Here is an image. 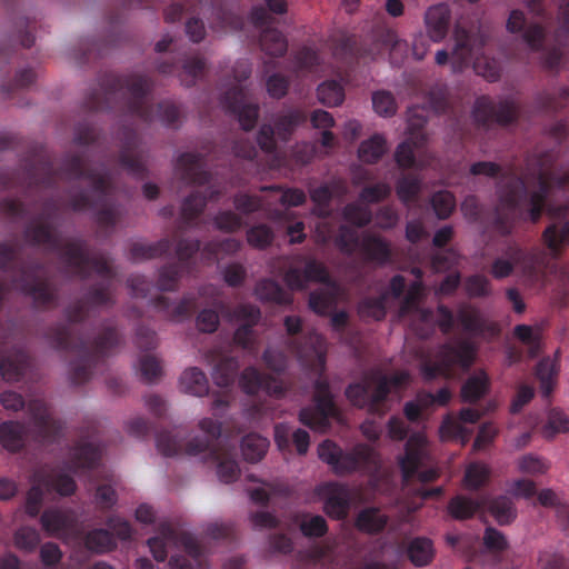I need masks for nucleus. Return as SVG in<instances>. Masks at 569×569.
Listing matches in <instances>:
<instances>
[{
    "label": "nucleus",
    "mask_w": 569,
    "mask_h": 569,
    "mask_svg": "<svg viewBox=\"0 0 569 569\" xmlns=\"http://www.w3.org/2000/svg\"><path fill=\"white\" fill-rule=\"evenodd\" d=\"M481 418V412L473 408H462L458 418L448 415L441 422L440 436L443 440H456L466 443L471 431L463 423H476Z\"/></svg>",
    "instance_id": "nucleus-28"
},
{
    "label": "nucleus",
    "mask_w": 569,
    "mask_h": 569,
    "mask_svg": "<svg viewBox=\"0 0 569 569\" xmlns=\"http://www.w3.org/2000/svg\"><path fill=\"white\" fill-rule=\"evenodd\" d=\"M147 545L156 561L162 562L168 557L169 546L182 547L187 555L172 556L169 560L170 569H194L200 566L203 558V548L190 532L179 531L170 523H161L159 533L148 539Z\"/></svg>",
    "instance_id": "nucleus-9"
},
{
    "label": "nucleus",
    "mask_w": 569,
    "mask_h": 569,
    "mask_svg": "<svg viewBox=\"0 0 569 569\" xmlns=\"http://www.w3.org/2000/svg\"><path fill=\"white\" fill-rule=\"evenodd\" d=\"M455 47L451 52L452 68L461 71L473 61L475 70L481 73L488 81H496L499 71L489 61H482V49L487 43V37L481 31L472 32L457 24L453 30Z\"/></svg>",
    "instance_id": "nucleus-11"
},
{
    "label": "nucleus",
    "mask_w": 569,
    "mask_h": 569,
    "mask_svg": "<svg viewBox=\"0 0 569 569\" xmlns=\"http://www.w3.org/2000/svg\"><path fill=\"white\" fill-rule=\"evenodd\" d=\"M520 114L518 103L510 98L496 102L489 96L478 97L473 103L472 118L478 128L489 130L493 126L515 124Z\"/></svg>",
    "instance_id": "nucleus-18"
},
{
    "label": "nucleus",
    "mask_w": 569,
    "mask_h": 569,
    "mask_svg": "<svg viewBox=\"0 0 569 569\" xmlns=\"http://www.w3.org/2000/svg\"><path fill=\"white\" fill-rule=\"evenodd\" d=\"M203 461L217 465V475L224 483L234 482L240 473L236 460V448H209V453L202 456Z\"/></svg>",
    "instance_id": "nucleus-31"
},
{
    "label": "nucleus",
    "mask_w": 569,
    "mask_h": 569,
    "mask_svg": "<svg viewBox=\"0 0 569 569\" xmlns=\"http://www.w3.org/2000/svg\"><path fill=\"white\" fill-rule=\"evenodd\" d=\"M405 482L417 477L422 483L435 481L439 471L431 466L427 437L422 432L412 433L405 443V452L398 457Z\"/></svg>",
    "instance_id": "nucleus-15"
},
{
    "label": "nucleus",
    "mask_w": 569,
    "mask_h": 569,
    "mask_svg": "<svg viewBox=\"0 0 569 569\" xmlns=\"http://www.w3.org/2000/svg\"><path fill=\"white\" fill-rule=\"evenodd\" d=\"M118 139L120 141L119 166L137 179L147 178L148 152L142 147L138 132L133 128L122 127L118 131Z\"/></svg>",
    "instance_id": "nucleus-19"
},
{
    "label": "nucleus",
    "mask_w": 569,
    "mask_h": 569,
    "mask_svg": "<svg viewBox=\"0 0 569 569\" xmlns=\"http://www.w3.org/2000/svg\"><path fill=\"white\" fill-rule=\"evenodd\" d=\"M558 153L555 148H535L526 157L523 176L513 168L503 172L502 167L492 161L473 162L469 168L471 176L508 179L499 189L500 207L506 212L498 211L495 220L501 234L511 233L510 219L516 214H527L536 223L547 210L552 222L542 232V239L555 258L569 244V200L562 204L547 203L553 190H563L569 184V169L557 171L555 168Z\"/></svg>",
    "instance_id": "nucleus-2"
},
{
    "label": "nucleus",
    "mask_w": 569,
    "mask_h": 569,
    "mask_svg": "<svg viewBox=\"0 0 569 569\" xmlns=\"http://www.w3.org/2000/svg\"><path fill=\"white\" fill-rule=\"evenodd\" d=\"M341 216L347 223L356 228H365L372 221L371 210L358 202L347 203L342 209Z\"/></svg>",
    "instance_id": "nucleus-63"
},
{
    "label": "nucleus",
    "mask_w": 569,
    "mask_h": 569,
    "mask_svg": "<svg viewBox=\"0 0 569 569\" xmlns=\"http://www.w3.org/2000/svg\"><path fill=\"white\" fill-rule=\"evenodd\" d=\"M300 532L309 539L322 538L328 533V523L325 517L309 512L298 513L295 518Z\"/></svg>",
    "instance_id": "nucleus-45"
},
{
    "label": "nucleus",
    "mask_w": 569,
    "mask_h": 569,
    "mask_svg": "<svg viewBox=\"0 0 569 569\" xmlns=\"http://www.w3.org/2000/svg\"><path fill=\"white\" fill-rule=\"evenodd\" d=\"M543 259V253L538 247L526 248L516 241H509L502 249L501 256L492 261L490 274L501 280L519 269L529 281H537L540 278Z\"/></svg>",
    "instance_id": "nucleus-12"
},
{
    "label": "nucleus",
    "mask_w": 569,
    "mask_h": 569,
    "mask_svg": "<svg viewBox=\"0 0 569 569\" xmlns=\"http://www.w3.org/2000/svg\"><path fill=\"white\" fill-rule=\"evenodd\" d=\"M387 151V141L382 134L375 133L362 141L358 149L360 161L369 164L377 163Z\"/></svg>",
    "instance_id": "nucleus-53"
},
{
    "label": "nucleus",
    "mask_w": 569,
    "mask_h": 569,
    "mask_svg": "<svg viewBox=\"0 0 569 569\" xmlns=\"http://www.w3.org/2000/svg\"><path fill=\"white\" fill-rule=\"evenodd\" d=\"M310 199L315 203L312 213L321 219H327L331 216V201L333 198V190L327 183L310 189Z\"/></svg>",
    "instance_id": "nucleus-60"
},
{
    "label": "nucleus",
    "mask_w": 569,
    "mask_h": 569,
    "mask_svg": "<svg viewBox=\"0 0 569 569\" xmlns=\"http://www.w3.org/2000/svg\"><path fill=\"white\" fill-rule=\"evenodd\" d=\"M206 160L201 153L183 152L176 162V172L186 184L206 187L192 191L181 204L180 229L198 226V221L208 201H217L226 192L224 186L212 182L210 172L204 169Z\"/></svg>",
    "instance_id": "nucleus-6"
},
{
    "label": "nucleus",
    "mask_w": 569,
    "mask_h": 569,
    "mask_svg": "<svg viewBox=\"0 0 569 569\" xmlns=\"http://www.w3.org/2000/svg\"><path fill=\"white\" fill-rule=\"evenodd\" d=\"M318 456L338 476H345L358 470H368L379 465L377 451L365 443L357 445L351 450L345 451L335 441L327 439L318 446Z\"/></svg>",
    "instance_id": "nucleus-14"
},
{
    "label": "nucleus",
    "mask_w": 569,
    "mask_h": 569,
    "mask_svg": "<svg viewBox=\"0 0 569 569\" xmlns=\"http://www.w3.org/2000/svg\"><path fill=\"white\" fill-rule=\"evenodd\" d=\"M101 459L100 448L92 442H79L77 443L66 462V468L78 473L80 470H92L94 469Z\"/></svg>",
    "instance_id": "nucleus-33"
},
{
    "label": "nucleus",
    "mask_w": 569,
    "mask_h": 569,
    "mask_svg": "<svg viewBox=\"0 0 569 569\" xmlns=\"http://www.w3.org/2000/svg\"><path fill=\"white\" fill-rule=\"evenodd\" d=\"M303 268L291 267L284 273V282L292 290H303L310 282L329 283L330 276L326 266L315 258L299 257Z\"/></svg>",
    "instance_id": "nucleus-24"
},
{
    "label": "nucleus",
    "mask_w": 569,
    "mask_h": 569,
    "mask_svg": "<svg viewBox=\"0 0 569 569\" xmlns=\"http://www.w3.org/2000/svg\"><path fill=\"white\" fill-rule=\"evenodd\" d=\"M485 508V499H471L461 495L453 497L448 503L449 515L457 520H465Z\"/></svg>",
    "instance_id": "nucleus-48"
},
{
    "label": "nucleus",
    "mask_w": 569,
    "mask_h": 569,
    "mask_svg": "<svg viewBox=\"0 0 569 569\" xmlns=\"http://www.w3.org/2000/svg\"><path fill=\"white\" fill-rule=\"evenodd\" d=\"M489 389V379L485 372L469 377L461 387V399L463 402H476L482 398Z\"/></svg>",
    "instance_id": "nucleus-59"
},
{
    "label": "nucleus",
    "mask_w": 569,
    "mask_h": 569,
    "mask_svg": "<svg viewBox=\"0 0 569 569\" xmlns=\"http://www.w3.org/2000/svg\"><path fill=\"white\" fill-rule=\"evenodd\" d=\"M319 101L327 107H336L342 103L345 91L342 86L336 80H327L317 88Z\"/></svg>",
    "instance_id": "nucleus-64"
},
{
    "label": "nucleus",
    "mask_w": 569,
    "mask_h": 569,
    "mask_svg": "<svg viewBox=\"0 0 569 569\" xmlns=\"http://www.w3.org/2000/svg\"><path fill=\"white\" fill-rule=\"evenodd\" d=\"M387 293L378 297H367L358 303V313L361 318L382 320L387 315Z\"/></svg>",
    "instance_id": "nucleus-61"
},
{
    "label": "nucleus",
    "mask_w": 569,
    "mask_h": 569,
    "mask_svg": "<svg viewBox=\"0 0 569 569\" xmlns=\"http://www.w3.org/2000/svg\"><path fill=\"white\" fill-rule=\"evenodd\" d=\"M485 507L488 508L490 515L500 526L511 523L517 516L512 500L506 496H499L490 500L485 499Z\"/></svg>",
    "instance_id": "nucleus-49"
},
{
    "label": "nucleus",
    "mask_w": 569,
    "mask_h": 569,
    "mask_svg": "<svg viewBox=\"0 0 569 569\" xmlns=\"http://www.w3.org/2000/svg\"><path fill=\"white\" fill-rule=\"evenodd\" d=\"M569 98V89L561 88L558 91H545L536 97L537 109L545 113H556L565 108Z\"/></svg>",
    "instance_id": "nucleus-57"
},
{
    "label": "nucleus",
    "mask_w": 569,
    "mask_h": 569,
    "mask_svg": "<svg viewBox=\"0 0 569 569\" xmlns=\"http://www.w3.org/2000/svg\"><path fill=\"white\" fill-rule=\"evenodd\" d=\"M42 529L49 536H59L71 531L77 523L71 510L49 508L40 517Z\"/></svg>",
    "instance_id": "nucleus-35"
},
{
    "label": "nucleus",
    "mask_w": 569,
    "mask_h": 569,
    "mask_svg": "<svg viewBox=\"0 0 569 569\" xmlns=\"http://www.w3.org/2000/svg\"><path fill=\"white\" fill-rule=\"evenodd\" d=\"M407 556L416 567L429 565L435 558L433 543L429 538H413L407 547Z\"/></svg>",
    "instance_id": "nucleus-46"
},
{
    "label": "nucleus",
    "mask_w": 569,
    "mask_h": 569,
    "mask_svg": "<svg viewBox=\"0 0 569 569\" xmlns=\"http://www.w3.org/2000/svg\"><path fill=\"white\" fill-rule=\"evenodd\" d=\"M29 357L21 348L4 351L0 347V376L7 382L20 381L28 368Z\"/></svg>",
    "instance_id": "nucleus-32"
},
{
    "label": "nucleus",
    "mask_w": 569,
    "mask_h": 569,
    "mask_svg": "<svg viewBox=\"0 0 569 569\" xmlns=\"http://www.w3.org/2000/svg\"><path fill=\"white\" fill-rule=\"evenodd\" d=\"M150 302L157 311L163 313L167 319L176 322L189 318L196 307V299L192 296H184L177 303H173L167 297L158 296Z\"/></svg>",
    "instance_id": "nucleus-36"
},
{
    "label": "nucleus",
    "mask_w": 569,
    "mask_h": 569,
    "mask_svg": "<svg viewBox=\"0 0 569 569\" xmlns=\"http://www.w3.org/2000/svg\"><path fill=\"white\" fill-rule=\"evenodd\" d=\"M259 300L273 302L277 305H288L291 302L290 295L274 280L262 279L258 281L254 289Z\"/></svg>",
    "instance_id": "nucleus-47"
},
{
    "label": "nucleus",
    "mask_w": 569,
    "mask_h": 569,
    "mask_svg": "<svg viewBox=\"0 0 569 569\" xmlns=\"http://www.w3.org/2000/svg\"><path fill=\"white\" fill-rule=\"evenodd\" d=\"M199 427L204 435L190 439L186 445L178 431L162 430L158 432L156 436L158 451L166 457H174L181 453L196 457L209 453V448L223 447L220 422L211 418H203L199 422Z\"/></svg>",
    "instance_id": "nucleus-10"
},
{
    "label": "nucleus",
    "mask_w": 569,
    "mask_h": 569,
    "mask_svg": "<svg viewBox=\"0 0 569 569\" xmlns=\"http://www.w3.org/2000/svg\"><path fill=\"white\" fill-rule=\"evenodd\" d=\"M523 41L532 51H541V60L545 68L556 70L562 60V49L555 46L550 49H543L545 29L539 23H532L523 31Z\"/></svg>",
    "instance_id": "nucleus-29"
},
{
    "label": "nucleus",
    "mask_w": 569,
    "mask_h": 569,
    "mask_svg": "<svg viewBox=\"0 0 569 569\" xmlns=\"http://www.w3.org/2000/svg\"><path fill=\"white\" fill-rule=\"evenodd\" d=\"M181 389L190 395L202 397L209 391L206 375L197 367L186 369L180 377Z\"/></svg>",
    "instance_id": "nucleus-50"
},
{
    "label": "nucleus",
    "mask_w": 569,
    "mask_h": 569,
    "mask_svg": "<svg viewBox=\"0 0 569 569\" xmlns=\"http://www.w3.org/2000/svg\"><path fill=\"white\" fill-rule=\"evenodd\" d=\"M239 361L236 357L226 356L218 360L212 371L214 383L221 388L233 385L239 371Z\"/></svg>",
    "instance_id": "nucleus-52"
},
{
    "label": "nucleus",
    "mask_w": 569,
    "mask_h": 569,
    "mask_svg": "<svg viewBox=\"0 0 569 569\" xmlns=\"http://www.w3.org/2000/svg\"><path fill=\"white\" fill-rule=\"evenodd\" d=\"M171 240L168 238L160 239L157 242H134L129 250V258L133 262L154 259L168 253L171 249Z\"/></svg>",
    "instance_id": "nucleus-43"
},
{
    "label": "nucleus",
    "mask_w": 569,
    "mask_h": 569,
    "mask_svg": "<svg viewBox=\"0 0 569 569\" xmlns=\"http://www.w3.org/2000/svg\"><path fill=\"white\" fill-rule=\"evenodd\" d=\"M421 187V179L418 176L403 174L396 183V193L403 204L409 206L419 198Z\"/></svg>",
    "instance_id": "nucleus-58"
},
{
    "label": "nucleus",
    "mask_w": 569,
    "mask_h": 569,
    "mask_svg": "<svg viewBox=\"0 0 569 569\" xmlns=\"http://www.w3.org/2000/svg\"><path fill=\"white\" fill-rule=\"evenodd\" d=\"M476 351L475 343L468 338L445 342L439 347L435 361L427 359L421 362V376L431 381L439 376L450 377L456 367L467 370L475 361Z\"/></svg>",
    "instance_id": "nucleus-13"
},
{
    "label": "nucleus",
    "mask_w": 569,
    "mask_h": 569,
    "mask_svg": "<svg viewBox=\"0 0 569 569\" xmlns=\"http://www.w3.org/2000/svg\"><path fill=\"white\" fill-rule=\"evenodd\" d=\"M76 489L77 483L68 473L56 471L54 469H38L32 475V486L27 492L26 513L31 518H36L39 515L44 491L69 497L76 492Z\"/></svg>",
    "instance_id": "nucleus-16"
},
{
    "label": "nucleus",
    "mask_w": 569,
    "mask_h": 569,
    "mask_svg": "<svg viewBox=\"0 0 569 569\" xmlns=\"http://www.w3.org/2000/svg\"><path fill=\"white\" fill-rule=\"evenodd\" d=\"M61 180H87L89 187L70 191L68 207L76 212L96 210L99 228L112 230L122 216L119 204L111 198L114 187L107 171L100 172L90 166L84 152H68L59 168L54 167L51 154L42 147H34L32 153L24 159L22 176L19 181H7L4 188L21 184L28 190L53 189Z\"/></svg>",
    "instance_id": "nucleus-3"
},
{
    "label": "nucleus",
    "mask_w": 569,
    "mask_h": 569,
    "mask_svg": "<svg viewBox=\"0 0 569 569\" xmlns=\"http://www.w3.org/2000/svg\"><path fill=\"white\" fill-rule=\"evenodd\" d=\"M318 493L325 502V511L329 517L342 520L348 516L352 493L347 485L326 482L319 487Z\"/></svg>",
    "instance_id": "nucleus-26"
},
{
    "label": "nucleus",
    "mask_w": 569,
    "mask_h": 569,
    "mask_svg": "<svg viewBox=\"0 0 569 569\" xmlns=\"http://www.w3.org/2000/svg\"><path fill=\"white\" fill-rule=\"evenodd\" d=\"M231 318L242 322L233 333V343L243 350L253 351L257 339L254 327L261 319L260 309L250 303H240L231 311Z\"/></svg>",
    "instance_id": "nucleus-23"
},
{
    "label": "nucleus",
    "mask_w": 569,
    "mask_h": 569,
    "mask_svg": "<svg viewBox=\"0 0 569 569\" xmlns=\"http://www.w3.org/2000/svg\"><path fill=\"white\" fill-rule=\"evenodd\" d=\"M558 370L556 362L550 358L541 359L536 368V376L540 382V390L545 398H548L555 386V379Z\"/></svg>",
    "instance_id": "nucleus-62"
},
{
    "label": "nucleus",
    "mask_w": 569,
    "mask_h": 569,
    "mask_svg": "<svg viewBox=\"0 0 569 569\" xmlns=\"http://www.w3.org/2000/svg\"><path fill=\"white\" fill-rule=\"evenodd\" d=\"M27 429L22 422L4 421L0 423V443L10 452H19L26 443Z\"/></svg>",
    "instance_id": "nucleus-37"
},
{
    "label": "nucleus",
    "mask_w": 569,
    "mask_h": 569,
    "mask_svg": "<svg viewBox=\"0 0 569 569\" xmlns=\"http://www.w3.org/2000/svg\"><path fill=\"white\" fill-rule=\"evenodd\" d=\"M290 437L299 455H306L309 445L310 436L303 429H297L291 433L290 428L284 423H279L274 427V441L280 449H287L290 446Z\"/></svg>",
    "instance_id": "nucleus-38"
},
{
    "label": "nucleus",
    "mask_w": 569,
    "mask_h": 569,
    "mask_svg": "<svg viewBox=\"0 0 569 569\" xmlns=\"http://www.w3.org/2000/svg\"><path fill=\"white\" fill-rule=\"evenodd\" d=\"M27 413L37 440L52 443L59 438L61 425L52 417L49 406L43 400H30Z\"/></svg>",
    "instance_id": "nucleus-22"
},
{
    "label": "nucleus",
    "mask_w": 569,
    "mask_h": 569,
    "mask_svg": "<svg viewBox=\"0 0 569 569\" xmlns=\"http://www.w3.org/2000/svg\"><path fill=\"white\" fill-rule=\"evenodd\" d=\"M98 87L83 101L90 111L118 109L144 122L157 120L168 127H176L180 120V109L172 101L151 103L152 82L144 74L104 73L99 78Z\"/></svg>",
    "instance_id": "nucleus-4"
},
{
    "label": "nucleus",
    "mask_w": 569,
    "mask_h": 569,
    "mask_svg": "<svg viewBox=\"0 0 569 569\" xmlns=\"http://www.w3.org/2000/svg\"><path fill=\"white\" fill-rule=\"evenodd\" d=\"M408 380L409 375L406 371L386 375L380 370H372L363 382L349 385L346 397L353 406L382 417L389 410L387 399L391 390L403 387Z\"/></svg>",
    "instance_id": "nucleus-7"
},
{
    "label": "nucleus",
    "mask_w": 569,
    "mask_h": 569,
    "mask_svg": "<svg viewBox=\"0 0 569 569\" xmlns=\"http://www.w3.org/2000/svg\"><path fill=\"white\" fill-rule=\"evenodd\" d=\"M339 289L335 283L319 288L309 295V308L317 315L326 316L337 306Z\"/></svg>",
    "instance_id": "nucleus-40"
},
{
    "label": "nucleus",
    "mask_w": 569,
    "mask_h": 569,
    "mask_svg": "<svg viewBox=\"0 0 569 569\" xmlns=\"http://www.w3.org/2000/svg\"><path fill=\"white\" fill-rule=\"evenodd\" d=\"M284 327L290 336L288 340L290 351L303 363L312 359L320 369V373L313 383V405L299 411V421L315 431L326 432L330 428V419L338 418L339 409L335 403L329 381L322 375L326 365V353L322 348L323 339L318 335H312L306 338L303 342L299 341L296 336L302 329V321L298 316H287Z\"/></svg>",
    "instance_id": "nucleus-5"
},
{
    "label": "nucleus",
    "mask_w": 569,
    "mask_h": 569,
    "mask_svg": "<svg viewBox=\"0 0 569 569\" xmlns=\"http://www.w3.org/2000/svg\"><path fill=\"white\" fill-rule=\"evenodd\" d=\"M200 251L201 260L206 264H211L219 258L217 240L207 242L201 249V242L198 239H180L176 247L178 260L164 264L159 269L157 287L160 291H176L181 277L191 274L196 270L194 256Z\"/></svg>",
    "instance_id": "nucleus-8"
},
{
    "label": "nucleus",
    "mask_w": 569,
    "mask_h": 569,
    "mask_svg": "<svg viewBox=\"0 0 569 569\" xmlns=\"http://www.w3.org/2000/svg\"><path fill=\"white\" fill-rule=\"evenodd\" d=\"M83 545L89 551L102 555L117 548L113 533L108 529H92L83 537Z\"/></svg>",
    "instance_id": "nucleus-44"
},
{
    "label": "nucleus",
    "mask_w": 569,
    "mask_h": 569,
    "mask_svg": "<svg viewBox=\"0 0 569 569\" xmlns=\"http://www.w3.org/2000/svg\"><path fill=\"white\" fill-rule=\"evenodd\" d=\"M262 51L270 57H282L288 49V41L284 34L276 28H267L260 37Z\"/></svg>",
    "instance_id": "nucleus-54"
},
{
    "label": "nucleus",
    "mask_w": 569,
    "mask_h": 569,
    "mask_svg": "<svg viewBox=\"0 0 569 569\" xmlns=\"http://www.w3.org/2000/svg\"><path fill=\"white\" fill-rule=\"evenodd\" d=\"M457 320L463 332L471 337H486L498 335V328L493 322L488 321L482 313L473 306L462 305L457 311Z\"/></svg>",
    "instance_id": "nucleus-30"
},
{
    "label": "nucleus",
    "mask_w": 569,
    "mask_h": 569,
    "mask_svg": "<svg viewBox=\"0 0 569 569\" xmlns=\"http://www.w3.org/2000/svg\"><path fill=\"white\" fill-rule=\"evenodd\" d=\"M266 7L254 6L250 11V18L256 27H264L272 22L269 12L283 14L287 12V0H264Z\"/></svg>",
    "instance_id": "nucleus-56"
},
{
    "label": "nucleus",
    "mask_w": 569,
    "mask_h": 569,
    "mask_svg": "<svg viewBox=\"0 0 569 569\" xmlns=\"http://www.w3.org/2000/svg\"><path fill=\"white\" fill-rule=\"evenodd\" d=\"M388 523V517L378 508H366L356 518V526L360 531L376 535L381 532Z\"/></svg>",
    "instance_id": "nucleus-51"
},
{
    "label": "nucleus",
    "mask_w": 569,
    "mask_h": 569,
    "mask_svg": "<svg viewBox=\"0 0 569 569\" xmlns=\"http://www.w3.org/2000/svg\"><path fill=\"white\" fill-rule=\"evenodd\" d=\"M58 211L57 199H44L41 212L24 227L23 237L31 246H47L51 250H59L62 262L73 276L87 279L91 272H96L102 278L101 282L91 286L82 298L64 309L66 323H54L46 331V338L54 349L77 355V359L71 362L70 380L80 386L90 379L92 368L121 343V336L116 327H104L91 343L82 336H74L72 331V326L83 323L96 309L116 303L111 291L114 272L103 254H91L84 240H72L61 246L57 229L51 222Z\"/></svg>",
    "instance_id": "nucleus-1"
},
{
    "label": "nucleus",
    "mask_w": 569,
    "mask_h": 569,
    "mask_svg": "<svg viewBox=\"0 0 569 569\" xmlns=\"http://www.w3.org/2000/svg\"><path fill=\"white\" fill-rule=\"evenodd\" d=\"M308 119L307 112L300 108H291L277 116L274 128L277 136L282 141H288L295 130Z\"/></svg>",
    "instance_id": "nucleus-41"
},
{
    "label": "nucleus",
    "mask_w": 569,
    "mask_h": 569,
    "mask_svg": "<svg viewBox=\"0 0 569 569\" xmlns=\"http://www.w3.org/2000/svg\"><path fill=\"white\" fill-rule=\"evenodd\" d=\"M37 263L17 266L14 283L24 296L30 297L38 309H48L58 302V289L52 282L39 273Z\"/></svg>",
    "instance_id": "nucleus-17"
},
{
    "label": "nucleus",
    "mask_w": 569,
    "mask_h": 569,
    "mask_svg": "<svg viewBox=\"0 0 569 569\" xmlns=\"http://www.w3.org/2000/svg\"><path fill=\"white\" fill-rule=\"evenodd\" d=\"M268 447V439L257 433H249L241 440L242 456L251 463L260 461L267 453Z\"/></svg>",
    "instance_id": "nucleus-55"
},
{
    "label": "nucleus",
    "mask_w": 569,
    "mask_h": 569,
    "mask_svg": "<svg viewBox=\"0 0 569 569\" xmlns=\"http://www.w3.org/2000/svg\"><path fill=\"white\" fill-rule=\"evenodd\" d=\"M360 249L366 260L378 264H385L391 259L389 242L376 234L366 236L360 243Z\"/></svg>",
    "instance_id": "nucleus-39"
},
{
    "label": "nucleus",
    "mask_w": 569,
    "mask_h": 569,
    "mask_svg": "<svg viewBox=\"0 0 569 569\" xmlns=\"http://www.w3.org/2000/svg\"><path fill=\"white\" fill-rule=\"evenodd\" d=\"M223 109L234 116L244 131L256 127L259 117V106L247 100L242 86L237 84L227 90L221 97Z\"/></svg>",
    "instance_id": "nucleus-21"
},
{
    "label": "nucleus",
    "mask_w": 569,
    "mask_h": 569,
    "mask_svg": "<svg viewBox=\"0 0 569 569\" xmlns=\"http://www.w3.org/2000/svg\"><path fill=\"white\" fill-rule=\"evenodd\" d=\"M377 38L385 48L389 49L391 64L400 67L405 58L408 56V43L399 39L395 30L387 27L379 30Z\"/></svg>",
    "instance_id": "nucleus-42"
},
{
    "label": "nucleus",
    "mask_w": 569,
    "mask_h": 569,
    "mask_svg": "<svg viewBox=\"0 0 569 569\" xmlns=\"http://www.w3.org/2000/svg\"><path fill=\"white\" fill-rule=\"evenodd\" d=\"M239 386L241 390L250 396L260 391L269 396L281 398L286 393V389L281 381L277 378L261 373L254 367H247L239 377Z\"/></svg>",
    "instance_id": "nucleus-27"
},
{
    "label": "nucleus",
    "mask_w": 569,
    "mask_h": 569,
    "mask_svg": "<svg viewBox=\"0 0 569 569\" xmlns=\"http://www.w3.org/2000/svg\"><path fill=\"white\" fill-rule=\"evenodd\" d=\"M206 61L199 56L181 53L177 60L161 61L157 69L162 74H176L186 87L193 86L206 70Z\"/></svg>",
    "instance_id": "nucleus-25"
},
{
    "label": "nucleus",
    "mask_w": 569,
    "mask_h": 569,
    "mask_svg": "<svg viewBox=\"0 0 569 569\" xmlns=\"http://www.w3.org/2000/svg\"><path fill=\"white\" fill-rule=\"evenodd\" d=\"M451 21V11L446 3H439L430 7L425 16V22L429 38L433 42L442 41L449 30Z\"/></svg>",
    "instance_id": "nucleus-34"
},
{
    "label": "nucleus",
    "mask_w": 569,
    "mask_h": 569,
    "mask_svg": "<svg viewBox=\"0 0 569 569\" xmlns=\"http://www.w3.org/2000/svg\"><path fill=\"white\" fill-rule=\"evenodd\" d=\"M407 114L410 139L402 141L395 151V160L402 169H409L416 164L415 148H420L425 144L426 134L423 133V127L428 121L425 107L412 106L408 108Z\"/></svg>",
    "instance_id": "nucleus-20"
}]
</instances>
